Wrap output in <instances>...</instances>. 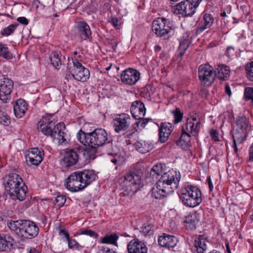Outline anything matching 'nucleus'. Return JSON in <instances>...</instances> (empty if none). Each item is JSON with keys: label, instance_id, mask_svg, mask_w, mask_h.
<instances>
[{"label": "nucleus", "instance_id": "obj_1", "mask_svg": "<svg viewBox=\"0 0 253 253\" xmlns=\"http://www.w3.org/2000/svg\"><path fill=\"white\" fill-rule=\"evenodd\" d=\"M181 175L179 172L169 170L163 174L152 189V195L157 199H161L172 193L177 188Z\"/></svg>", "mask_w": 253, "mask_h": 253}, {"label": "nucleus", "instance_id": "obj_2", "mask_svg": "<svg viewBox=\"0 0 253 253\" xmlns=\"http://www.w3.org/2000/svg\"><path fill=\"white\" fill-rule=\"evenodd\" d=\"M97 177L93 170L86 169L72 173L66 179L65 186L72 192L83 190Z\"/></svg>", "mask_w": 253, "mask_h": 253}, {"label": "nucleus", "instance_id": "obj_3", "mask_svg": "<svg viewBox=\"0 0 253 253\" xmlns=\"http://www.w3.org/2000/svg\"><path fill=\"white\" fill-rule=\"evenodd\" d=\"M52 117V116L42 117L38 123L37 128L44 135L57 138L59 143L62 144L66 141L65 126L63 123L55 125V122L51 119Z\"/></svg>", "mask_w": 253, "mask_h": 253}, {"label": "nucleus", "instance_id": "obj_4", "mask_svg": "<svg viewBox=\"0 0 253 253\" xmlns=\"http://www.w3.org/2000/svg\"><path fill=\"white\" fill-rule=\"evenodd\" d=\"M5 189L13 200L24 201L26 197L27 187L21 177L17 173H12L5 177Z\"/></svg>", "mask_w": 253, "mask_h": 253}, {"label": "nucleus", "instance_id": "obj_5", "mask_svg": "<svg viewBox=\"0 0 253 253\" xmlns=\"http://www.w3.org/2000/svg\"><path fill=\"white\" fill-rule=\"evenodd\" d=\"M7 225L18 236L24 238L33 239L39 233V227L37 224L30 220L21 219L8 221Z\"/></svg>", "mask_w": 253, "mask_h": 253}, {"label": "nucleus", "instance_id": "obj_6", "mask_svg": "<svg viewBox=\"0 0 253 253\" xmlns=\"http://www.w3.org/2000/svg\"><path fill=\"white\" fill-rule=\"evenodd\" d=\"M103 145L108 154H112L114 152L112 140H109L108 133L104 129L97 128L90 132L89 146L92 148L93 152H95L98 147Z\"/></svg>", "mask_w": 253, "mask_h": 253}, {"label": "nucleus", "instance_id": "obj_7", "mask_svg": "<svg viewBox=\"0 0 253 253\" xmlns=\"http://www.w3.org/2000/svg\"><path fill=\"white\" fill-rule=\"evenodd\" d=\"M178 194L180 201L185 206L194 208L202 202V193L196 186L187 185L182 187Z\"/></svg>", "mask_w": 253, "mask_h": 253}, {"label": "nucleus", "instance_id": "obj_8", "mask_svg": "<svg viewBox=\"0 0 253 253\" xmlns=\"http://www.w3.org/2000/svg\"><path fill=\"white\" fill-rule=\"evenodd\" d=\"M142 175L140 170H134L124 176L121 184L124 195L132 196L138 191L141 186Z\"/></svg>", "mask_w": 253, "mask_h": 253}, {"label": "nucleus", "instance_id": "obj_9", "mask_svg": "<svg viewBox=\"0 0 253 253\" xmlns=\"http://www.w3.org/2000/svg\"><path fill=\"white\" fill-rule=\"evenodd\" d=\"M174 26L171 21L165 18H158L153 22L152 30L157 37L169 39L174 34Z\"/></svg>", "mask_w": 253, "mask_h": 253}, {"label": "nucleus", "instance_id": "obj_10", "mask_svg": "<svg viewBox=\"0 0 253 253\" xmlns=\"http://www.w3.org/2000/svg\"><path fill=\"white\" fill-rule=\"evenodd\" d=\"M73 67L71 68L69 65L67 67V73L71 74V76L76 80L85 82L89 78L90 73L87 68L84 67L74 57L72 58Z\"/></svg>", "mask_w": 253, "mask_h": 253}, {"label": "nucleus", "instance_id": "obj_11", "mask_svg": "<svg viewBox=\"0 0 253 253\" xmlns=\"http://www.w3.org/2000/svg\"><path fill=\"white\" fill-rule=\"evenodd\" d=\"M202 0H186L175 6L174 12L182 16H191L196 12V9Z\"/></svg>", "mask_w": 253, "mask_h": 253}, {"label": "nucleus", "instance_id": "obj_12", "mask_svg": "<svg viewBox=\"0 0 253 253\" xmlns=\"http://www.w3.org/2000/svg\"><path fill=\"white\" fill-rule=\"evenodd\" d=\"M198 77L202 84L210 86L214 80V72L209 65H201L199 67Z\"/></svg>", "mask_w": 253, "mask_h": 253}, {"label": "nucleus", "instance_id": "obj_13", "mask_svg": "<svg viewBox=\"0 0 253 253\" xmlns=\"http://www.w3.org/2000/svg\"><path fill=\"white\" fill-rule=\"evenodd\" d=\"M13 88V81L7 78H3L0 80V99L6 102L9 99Z\"/></svg>", "mask_w": 253, "mask_h": 253}, {"label": "nucleus", "instance_id": "obj_14", "mask_svg": "<svg viewBox=\"0 0 253 253\" xmlns=\"http://www.w3.org/2000/svg\"><path fill=\"white\" fill-rule=\"evenodd\" d=\"M44 156L43 150L38 148H33L29 150L28 154L26 156V160L30 166L39 165L43 160Z\"/></svg>", "mask_w": 253, "mask_h": 253}, {"label": "nucleus", "instance_id": "obj_15", "mask_svg": "<svg viewBox=\"0 0 253 253\" xmlns=\"http://www.w3.org/2000/svg\"><path fill=\"white\" fill-rule=\"evenodd\" d=\"M131 119L129 115L123 114L119 115L113 120L114 130L116 132L120 133L126 130L130 124Z\"/></svg>", "mask_w": 253, "mask_h": 253}, {"label": "nucleus", "instance_id": "obj_16", "mask_svg": "<svg viewBox=\"0 0 253 253\" xmlns=\"http://www.w3.org/2000/svg\"><path fill=\"white\" fill-rule=\"evenodd\" d=\"M122 82L129 85L136 84L140 78V73L136 70L128 68L124 71L121 75Z\"/></svg>", "mask_w": 253, "mask_h": 253}, {"label": "nucleus", "instance_id": "obj_17", "mask_svg": "<svg viewBox=\"0 0 253 253\" xmlns=\"http://www.w3.org/2000/svg\"><path fill=\"white\" fill-rule=\"evenodd\" d=\"M79 151L76 149H70L66 151L61 161L63 167L68 168L76 165L79 160Z\"/></svg>", "mask_w": 253, "mask_h": 253}, {"label": "nucleus", "instance_id": "obj_18", "mask_svg": "<svg viewBox=\"0 0 253 253\" xmlns=\"http://www.w3.org/2000/svg\"><path fill=\"white\" fill-rule=\"evenodd\" d=\"M128 253H147L148 248L145 244L138 239H134L127 245Z\"/></svg>", "mask_w": 253, "mask_h": 253}, {"label": "nucleus", "instance_id": "obj_19", "mask_svg": "<svg viewBox=\"0 0 253 253\" xmlns=\"http://www.w3.org/2000/svg\"><path fill=\"white\" fill-rule=\"evenodd\" d=\"M174 126L169 123H162L159 128V140L161 143H165L173 130Z\"/></svg>", "mask_w": 253, "mask_h": 253}, {"label": "nucleus", "instance_id": "obj_20", "mask_svg": "<svg viewBox=\"0 0 253 253\" xmlns=\"http://www.w3.org/2000/svg\"><path fill=\"white\" fill-rule=\"evenodd\" d=\"M130 112L135 119H142L146 113L144 103L138 100L134 101L130 107Z\"/></svg>", "mask_w": 253, "mask_h": 253}, {"label": "nucleus", "instance_id": "obj_21", "mask_svg": "<svg viewBox=\"0 0 253 253\" xmlns=\"http://www.w3.org/2000/svg\"><path fill=\"white\" fill-rule=\"evenodd\" d=\"M178 242L176 237L174 236L164 234L163 236L159 237L158 243L163 247L170 248L174 247Z\"/></svg>", "mask_w": 253, "mask_h": 253}, {"label": "nucleus", "instance_id": "obj_22", "mask_svg": "<svg viewBox=\"0 0 253 253\" xmlns=\"http://www.w3.org/2000/svg\"><path fill=\"white\" fill-rule=\"evenodd\" d=\"M77 31L81 38L86 40L91 38V32L89 25L84 21H79L77 25Z\"/></svg>", "mask_w": 253, "mask_h": 253}, {"label": "nucleus", "instance_id": "obj_23", "mask_svg": "<svg viewBox=\"0 0 253 253\" xmlns=\"http://www.w3.org/2000/svg\"><path fill=\"white\" fill-rule=\"evenodd\" d=\"M201 126V122H196L194 123L186 121L185 124L182 126V129L192 136L197 137L199 135Z\"/></svg>", "mask_w": 253, "mask_h": 253}, {"label": "nucleus", "instance_id": "obj_24", "mask_svg": "<svg viewBox=\"0 0 253 253\" xmlns=\"http://www.w3.org/2000/svg\"><path fill=\"white\" fill-rule=\"evenodd\" d=\"M28 109V104L26 101L22 99H18L13 105V110L15 116L17 118H22L26 113Z\"/></svg>", "mask_w": 253, "mask_h": 253}, {"label": "nucleus", "instance_id": "obj_25", "mask_svg": "<svg viewBox=\"0 0 253 253\" xmlns=\"http://www.w3.org/2000/svg\"><path fill=\"white\" fill-rule=\"evenodd\" d=\"M194 247L198 253H204L207 250V242L206 238L203 235H195L193 237Z\"/></svg>", "mask_w": 253, "mask_h": 253}, {"label": "nucleus", "instance_id": "obj_26", "mask_svg": "<svg viewBox=\"0 0 253 253\" xmlns=\"http://www.w3.org/2000/svg\"><path fill=\"white\" fill-rule=\"evenodd\" d=\"M214 18L212 14L206 13L203 17V23L201 26H198L196 30L197 35L201 34L205 29L210 28L213 23Z\"/></svg>", "mask_w": 253, "mask_h": 253}, {"label": "nucleus", "instance_id": "obj_27", "mask_svg": "<svg viewBox=\"0 0 253 253\" xmlns=\"http://www.w3.org/2000/svg\"><path fill=\"white\" fill-rule=\"evenodd\" d=\"M247 135V131L239 130L236 129L232 133L234 144L233 147L236 153L238 152L237 145H240L245 141Z\"/></svg>", "mask_w": 253, "mask_h": 253}, {"label": "nucleus", "instance_id": "obj_28", "mask_svg": "<svg viewBox=\"0 0 253 253\" xmlns=\"http://www.w3.org/2000/svg\"><path fill=\"white\" fill-rule=\"evenodd\" d=\"M214 72V75L220 80H225L229 76V67L225 65H217Z\"/></svg>", "mask_w": 253, "mask_h": 253}, {"label": "nucleus", "instance_id": "obj_29", "mask_svg": "<svg viewBox=\"0 0 253 253\" xmlns=\"http://www.w3.org/2000/svg\"><path fill=\"white\" fill-rule=\"evenodd\" d=\"M191 136L190 133H188V132H187L182 129L181 136L176 141V144L184 149H187L190 147V138Z\"/></svg>", "mask_w": 253, "mask_h": 253}, {"label": "nucleus", "instance_id": "obj_30", "mask_svg": "<svg viewBox=\"0 0 253 253\" xmlns=\"http://www.w3.org/2000/svg\"><path fill=\"white\" fill-rule=\"evenodd\" d=\"M249 126V121L246 116L240 115L236 118V128L239 130L247 131Z\"/></svg>", "mask_w": 253, "mask_h": 253}, {"label": "nucleus", "instance_id": "obj_31", "mask_svg": "<svg viewBox=\"0 0 253 253\" xmlns=\"http://www.w3.org/2000/svg\"><path fill=\"white\" fill-rule=\"evenodd\" d=\"M119 236L116 233L106 234L104 237L101 238L100 243L118 246L117 241L119 239Z\"/></svg>", "mask_w": 253, "mask_h": 253}, {"label": "nucleus", "instance_id": "obj_32", "mask_svg": "<svg viewBox=\"0 0 253 253\" xmlns=\"http://www.w3.org/2000/svg\"><path fill=\"white\" fill-rule=\"evenodd\" d=\"M134 146L138 152L142 154L148 152L152 149V144L145 141H137Z\"/></svg>", "mask_w": 253, "mask_h": 253}, {"label": "nucleus", "instance_id": "obj_33", "mask_svg": "<svg viewBox=\"0 0 253 253\" xmlns=\"http://www.w3.org/2000/svg\"><path fill=\"white\" fill-rule=\"evenodd\" d=\"M185 222L186 228L193 230L196 229L198 220L195 215H189L186 217Z\"/></svg>", "mask_w": 253, "mask_h": 253}, {"label": "nucleus", "instance_id": "obj_34", "mask_svg": "<svg viewBox=\"0 0 253 253\" xmlns=\"http://www.w3.org/2000/svg\"><path fill=\"white\" fill-rule=\"evenodd\" d=\"M190 41L188 39H184L182 40L180 42L178 48L179 55L178 57L181 59L182 56L184 54L185 51L190 44Z\"/></svg>", "mask_w": 253, "mask_h": 253}, {"label": "nucleus", "instance_id": "obj_35", "mask_svg": "<svg viewBox=\"0 0 253 253\" xmlns=\"http://www.w3.org/2000/svg\"><path fill=\"white\" fill-rule=\"evenodd\" d=\"M139 232L145 236H150L154 234L153 226L151 224H144L140 227Z\"/></svg>", "mask_w": 253, "mask_h": 253}, {"label": "nucleus", "instance_id": "obj_36", "mask_svg": "<svg viewBox=\"0 0 253 253\" xmlns=\"http://www.w3.org/2000/svg\"><path fill=\"white\" fill-rule=\"evenodd\" d=\"M139 120L135 123L132 126V128L127 130L126 131V132L124 134V137L126 138H130L133 134H134L136 131H138V130H141L143 128H141V124H139Z\"/></svg>", "mask_w": 253, "mask_h": 253}, {"label": "nucleus", "instance_id": "obj_37", "mask_svg": "<svg viewBox=\"0 0 253 253\" xmlns=\"http://www.w3.org/2000/svg\"><path fill=\"white\" fill-rule=\"evenodd\" d=\"M90 136L89 133H85L82 130H80L77 134L78 140L84 145H88L89 146V138Z\"/></svg>", "mask_w": 253, "mask_h": 253}, {"label": "nucleus", "instance_id": "obj_38", "mask_svg": "<svg viewBox=\"0 0 253 253\" xmlns=\"http://www.w3.org/2000/svg\"><path fill=\"white\" fill-rule=\"evenodd\" d=\"M0 235L3 245H6L7 246L6 247L7 250H10L14 244L13 239L9 235L6 234H1Z\"/></svg>", "mask_w": 253, "mask_h": 253}, {"label": "nucleus", "instance_id": "obj_39", "mask_svg": "<svg viewBox=\"0 0 253 253\" xmlns=\"http://www.w3.org/2000/svg\"><path fill=\"white\" fill-rule=\"evenodd\" d=\"M51 63L55 69H58L61 65V61L59 55L57 52H54L50 58Z\"/></svg>", "mask_w": 253, "mask_h": 253}, {"label": "nucleus", "instance_id": "obj_40", "mask_svg": "<svg viewBox=\"0 0 253 253\" xmlns=\"http://www.w3.org/2000/svg\"><path fill=\"white\" fill-rule=\"evenodd\" d=\"M0 55L5 59H10L12 58V55L7 46L1 42H0Z\"/></svg>", "mask_w": 253, "mask_h": 253}, {"label": "nucleus", "instance_id": "obj_41", "mask_svg": "<svg viewBox=\"0 0 253 253\" xmlns=\"http://www.w3.org/2000/svg\"><path fill=\"white\" fill-rule=\"evenodd\" d=\"M18 25V24L17 23L9 25L1 31V34L6 37L10 35L14 32Z\"/></svg>", "mask_w": 253, "mask_h": 253}, {"label": "nucleus", "instance_id": "obj_42", "mask_svg": "<svg viewBox=\"0 0 253 253\" xmlns=\"http://www.w3.org/2000/svg\"><path fill=\"white\" fill-rule=\"evenodd\" d=\"M245 70L248 78L253 82V61L246 64Z\"/></svg>", "mask_w": 253, "mask_h": 253}, {"label": "nucleus", "instance_id": "obj_43", "mask_svg": "<svg viewBox=\"0 0 253 253\" xmlns=\"http://www.w3.org/2000/svg\"><path fill=\"white\" fill-rule=\"evenodd\" d=\"M171 113L174 116L173 123L175 124L180 123L183 118V113L180 112L178 109L171 111Z\"/></svg>", "mask_w": 253, "mask_h": 253}, {"label": "nucleus", "instance_id": "obj_44", "mask_svg": "<svg viewBox=\"0 0 253 253\" xmlns=\"http://www.w3.org/2000/svg\"><path fill=\"white\" fill-rule=\"evenodd\" d=\"M11 123L10 118L3 112H1L0 114V123L2 125L7 126Z\"/></svg>", "mask_w": 253, "mask_h": 253}, {"label": "nucleus", "instance_id": "obj_45", "mask_svg": "<svg viewBox=\"0 0 253 253\" xmlns=\"http://www.w3.org/2000/svg\"><path fill=\"white\" fill-rule=\"evenodd\" d=\"M68 243V247L72 249L81 250L84 248V246L80 245L75 239H70L67 240Z\"/></svg>", "mask_w": 253, "mask_h": 253}, {"label": "nucleus", "instance_id": "obj_46", "mask_svg": "<svg viewBox=\"0 0 253 253\" xmlns=\"http://www.w3.org/2000/svg\"><path fill=\"white\" fill-rule=\"evenodd\" d=\"M244 97L246 100H253V87H246L244 91Z\"/></svg>", "mask_w": 253, "mask_h": 253}, {"label": "nucleus", "instance_id": "obj_47", "mask_svg": "<svg viewBox=\"0 0 253 253\" xmlns=\"http://www.w3.org/2000/svg\"><path fill=\"white\" fill-rule=\"evenodd\" d=\"M66 198L64 195H58L55 198L54 204L59 207H62L66 202Z\"/></svg>", "mask_w": 253, "mask_h": 253}, {"label": "nucleus", "instance_id": "obj_48", "mask_svg": "<svg viewBox=\"0 0 253 253\" xmlns=\"http://www.w3.org/2000/svg\"><path fill=\"white\" fill-rule=\"evenodd\" d=\"M80 234L86 235L95 238H97L98 237V234L96 232L90 229H81Z\"/></svg>", "mask_w": 253, "mask_h": 253}, {"label": "nucleus", "instance_id": "obj_49", "mask_svg": "<svg viewBox=\"0 0 253 253\" xmlns=\"http://www.w3.org/2000/svg\"><path fill=\"white\" fill-rule=\"evenodd\" d=\"M139 120V124H141V128H144L149 123L152 125H156L158 126V124L155 123L152 119L146 118L143 119H140Z\"/></svg>", "mask_w": 253, "mask_h": 253}, {"label": "nucleus", "instance_id": "obj_50", "mask_svg": "<svg viewBox=\"0 0 253 253\" xmlns=\"http://www.w3.org/2000/svg\"><path fill=\"white\" fill-rule=\"evenodd\" d=\"M57 230L59 232V235L62 238H65L66 240L69 239V234L67 230L61 226L57 227Z\"/></svg>", "mask_w": 253, "mask_h": 253}, {"label": "nucleus", "instance_id": "obj_51", "mask_svg": "<svg viewBox=\"0 0 253 253\" xmlns=\"http://www.w3.org/2000/svg\"><path fill=\"white\" fill-rule=\"evenodd\" d=\"M152 175H160L162 172V167L161 165H156L153 166L151 169Z\"/></svg>", "mask_w": 253, "mask_h": 253}, {"label": "nucleus", "instance_id": "obj_52", "mask_svg": "<svg viewBox=\"0 0 253 253\" xmlns=\"http://www.w3.org/2000/svg\"><path fill=\"white\" fill-rule=\"evenodd\" d=\"M211 136L215 141H219L218 132L216 129H212L211 131Z\"/></svg>", "mask_w": 253, "mask_h": 253}, {"label": "nucleus", "instance_id": "obj_53", "mask_svg": "<svg viewBox=\"0 0 253 253\" xmlns=\"http://www.w3.org/2000/svg\"><path fill=\"white\" fill-rule=\"evenodd\" d=\"M234 51H235V49L233 46H228L227 48L225 55L226 56H227L228 57H230L234 55Z\"/></svg>", "mask_w": 253, "mask_h": 253}, {"label": "nucleus", "instance_id": "obj_54", "mask_svg": "<svg viewBox=\"0 0 253 253\" xmlns=\"http://www.w3.org/2000/svg\"><path fill=\"white\" fill-rule=\"evenodd\" d=\"M198 114L197 113H195L192 116H191L190 118H188L187 120V122H192L193 123L200 122L199 120H198Z\"/></svg>", "mask_w": 253, "mask_h": 253}, {"label": "nucleus", "instance_id": "obj_55", "mask_svg": "<svg viewBox=\"0 0 253 253\" xmlns=\"http://www.w3.org/2000/svg\"><path fill=\"white\" fill-rule=\"evenodd\" d=\"M17 21L24 25H27L29 23V20L25 17H19L17 19Z\"/></svg>", "mask_w": 253, "mask_h": 253}, {"label": "nucleus", "instance_id": "obj_56", "mask_svg": "<svg viewBox=\"0 0 253 253\" xmlns=\"http://www.w3.org/2000/svg\"><path fill=\"white\" fill-rule=\"evenodd\" d=\"M249 161L253 162V143L249 148Z\"/></svg>", "mask_w": 253, "mask_h": 253}, {"label": "nucleus", "instance_id": "obj_57", "mask_svg": "<svg viewBox=\"0 0 253 253\" xmlns=\"http://www.w3.org/2000/svg\"><path fill=\"white\" fill-rule=\"evenodd\" d=\"M110 22L115 27L119 25V20L116 17H112Z\"/></svg>", "mask_w": 253, "mask_h": 253}, {"label": "nucleus", "instance_id": "obj_58", "mask_svg": "<svg viewBox=\"0 0 253 253\" xmlns=\"http://www.w3.org/2000/svg\"><path fill=\"white\" fill-rule=\"evenodd\" d=\"M209 93L208 90L205 88L201 89L200 91V95L203 97H206L209 95Z\"/></svg>", "mask_w": 253, "mask_h": 253}, {"label": "nucleus", "instance_id": "obj_59", "mask_svg": "<svg viewBox=\"0 0 253 253\" xmlns=\"http://www.w3.org/2000/svg\"><path fill=\"white\" fill-rule=\"evenodd\" d=\"M207 182L208 183L210 191H212L213 188V186L212 183L211 178L210 176L208 177Z\"/></svg>", "mask_w": 253, "mask_h": 253}, {"label": "nucleus", "instance_id": "obj_60", "mask_svg": "<svg viewBox=\"0 0 253 253\" xmlns=\"http://www.w3.org/2000/svg\"><path fill=\"white\" fill-rule=\"evenodd\" d=\"M225 91L226 93H227L229 96H230L231 95L232 92L231 91L230 87L227 84H226V85H225Z\"/></svg>", "mask_w": 253, "mask_h": 253}, {"label": "nucleus", "instance_id": "obj_61", "mask_svg": "<svg viewBox=\"0 0 253 253\" xmlns=\"http://www.w3.org/2000/svg\"><path fill=\"white\" fill-rule=\"evenodd\" d=\"M29 253H40L38 251H37L35 248H31L29 250Z\"/></svg>", "mask_w": 253, "mask_h": 253}, {"label": "nucleus", "instance_id": "obj_62", "mask_svg": "<svg viewBox=\"0 0 253 253\" xmlns=\"http://www.w3.org/2000/svg\"><path fill=\"white\" fill-rule=\"evenodd\" d=\"M111 162L114 164L115 165H116L118 163V160L116 158H114L112 160H111Z\"/></svg>", "mask_w": 253, "mask_h": 253}, {"label": "nucleus", "instance_id": "obj_63", "mask_svg": "<svg viewBox=\"0 0 253 253\" xmlns=\"http://www.w3.org/2000/svg\"><path fill=\"white\" fill-rule=\"evenodd\" d=\"M155 49L156 51H159L161 50V47L159 45H157L155 46Z\"/></svg>", "mask_w": 253, "mask_h": 253}, {"label": "nucleus", "instance_id": "obj_64", "mask_svg": "<svg viewBox=\"0 0 253 253\" xmlns=\"http://www.w3.org/2000/svg\"><path fill=\"white\" fill-rule=\"evenodd\" d=\"M220 16L221 17H226L227 15H226V12L224 11L222 12H221L220 13Z\"/></svg>", "mask_w": 253, "mask_h": 253}]
</instances>
